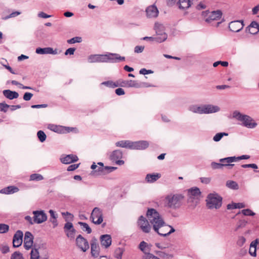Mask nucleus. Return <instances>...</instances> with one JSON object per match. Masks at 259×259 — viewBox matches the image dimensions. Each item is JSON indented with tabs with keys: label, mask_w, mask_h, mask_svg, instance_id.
I'll list each match as a JSON object with an SVG mask.
<instances>
[{
	"label": "nucleus",
	"mask_w": 259,
	"mask_h": 259,
	"mask_svg": "<svg viewBox=\"0 0 259 259\" xmlns=\"http://www.w3.org/2000/svg\"><path fill=\"white\" fill-rule=\"evenodd\" d=\"M184 196L182 194L170 193L164 199L166 207L172 209H177L181 207Z\"/></svg>",
	"instance_id": "nucleus-1"
},
{
	"label": "nucleus",
	"mask_w": 259,
	"mask_h": 259,
	"mask_svg": "<svg viewBox=\"0 0 259 259\" xmlns=\"http://www.w3.org/2000/svg\"><path fill=\"white\" fill-rule=\"evenodd\" d=\"M233 118L242 122V125L249 128H255L257 124L254 119L249 115L243 114L237 110L233 112Z\"/></svg>",
	"instance_id": "nucleus-2"
},
{
	"label": "nucleus",
	"mask_w": 259,
	"mask_h": 259,
	"mask_svg": "<svg viewBox=\"0 0 259 259\" xmlns=\"http://www.w3.org/2000/svg\"><path fill=\"white\" fill-rule=\"evenodd\" d=\"M146 216L149 222L153 225L154 230H157V227L164 223V221L161 216L154 208H148Z\"/></svg>",
	"instance_id": "nucleus-3"
},
{
	"label": "nucleus",
	"mask_w": 259,
	"mask_h": 259,
	"mask_svg": "<svg viewBox=\"0 0 259 259\" xmlns=\"http://www.w3.org/2000/svg\"><path fill=\"white\" fill-rule=\"evenodd\" d=\"M223 198L217 193L209 194L206 198V206L208 209H219L222 205Z\"/></svg>",
	"instance_id": "nucleus-4"
},
{
	"label": "nucleus",
	"mask_w": 259,
	"mask_h": 259,
	"mask_svg": "<svg viewBox=\"0 0 259 259\" xmlns=\"http://www.w3.org/2000/svg\"><path fill=\"white\" fill-rule=\"evenodd\" d=\"M118 87H128V88H148L150 87H153L148 83L145 82H139L137 80H123L122 79L118 80Z\"/></svg>",
	"instance_id": "nucleus-5"
},
{
	"label": "nucleus",
	"mask_w": 259,
	"mask_h": 259,
	"mask_svg": "<svg viewBox=\"0 0 259 259\" xmlns=\"http://www.w3.org/2000/svg\"><path fill=\"white\" fill-rule=\"evenodd\" d=\"M154 29L155 31L157 38L161 40V43L167 39V34L165 32V28L163 24L159 22L155 23Z\"/></svg>",
	"instance_id": "nucleus-6"
},
{
	"label": "nucleus",
	"mask_w": 259,
	"mask_h": 259,
	"mask_svg": "<svg viewBox=\"0 0 259 259\" xmlns=\"http://www.w3.org/2000/svg\"><path fill=\"white\" fill-rule=\"evenodd\" d=\"M91 219L95 224L99 225L103 221L102 210L99 207H95L91 213Z\"/></svg>",
	"instance_id": "nucleus-7"
},
{
	"label": "nucleus",
	"mask_w": 259,
	"mask_h": 259,
	"mask_svg": "<svg viewBox=\"0 0 259 259\" xmlns=\"http://www.w3.org/2000/svg\"><path fill=\"white\" fill-rule=\"evenodd\" d=\"M149 222L145 217L141 215L138 220V226L142 231L146 233H148L151 231V226L149 224Z\"/></svg>",
	"instance_id": "nucleus-8"
},
{
	"label": "nucleus",
	"mask_w": 259,
	"mask_h": 259,
	"mask_svg": "<svg viewBox=\"0 0 259 259\" xmlns=\"http://www.w3.org/2000/svg\"><path fill=\"white\" fill-rule=\"evenodd\" d=\"M76 246L82 251L85 252L89 249L90 246L88 241L81 235H79L76 238Z\"/></svg>",
	"instance_id": "nucleus-9"
},
{
	"label": "nucleus",
	"mask_w": 259,
	"mask_h": 259,
	"mask_svg": "<svg viewBox=\"0 0 259 259\" xmlns=\"http://www.w3.org/2000/svg\"><path fill=\"white\" fill-rule=\"evenodd\" d=\"M33 222L35 223L39 224L47 220V215L44 210H35L33 211Z\"/></svg>",
	"instance_id": "nucleus-10"
},
{
	"label": "nucleus",
	"mask_w": 259,
	"mask_h": 259,
	"mask_svg": "<svg viewBox=\"0 0 259 259\" xmlns=\"http://www.w3.org/2000/svg\"><path fill=\"white\" fill-rule=\"evenodd\" d=\"M244 27L243 20H236L231 22L229 24L230 31L238 32L241 30Z\"/></svg>",
	"instance_id": "nucleus-11"
},
{
	"label": "nucleus",
	"mask_w": 259,
	"mask_h": 259,
	"mask_svg": "<svg viewBox=\"0 0 259 259\" xmlns=\"http://www.w3.org/2000/svg\"><path fill=\"white\" fill-rule=\"evenodd\" d=\"M33 236L30 232H26L24 238V247L26 250L31 248L33 243Z\"/></svg>",
	"instance_id": "nucleus-12"
},
{
	"label": "nucleus",
	"mask_w": 259,
	"mask_h": 259,
	"mask_svg": "<svg viewBox=\"0 0 259 259\" xmlns=\"http://www.w3.org/2000/svg\"><path fill=\"white\" fill-rule=\"evenodd\" d=\"M149 145V142L147 141H132L131 149L143 150L148 148Z\"/></svg>",
	"instance_id": "nucleus-13"
},
{
	"label": "nucleus",
	"mask_w": 259,
	"mask_h": 259,
	"mask_svg": "<svg viewBox=\"0 0 259 259\" xmlns=\"http://www.w3.org/2000/svg\"><path fill=\"white\" fill-rule=\"evenodd\" d=\"M91 254L94 257H97L99 255L100 247L98 243V240L93 237L91 241Z\"/></svg>",
	"instance_id": "nucleus-14"
},
{
	"label": "nucleus",
	"mask_w": 259,
	"mask_h": 259,
	"mask_svg": "<svg viewBox=\"0 0 259 259\" xmlns=\"http://www.w3.org/2000/svg\"><path fill=\"white\" fill-rule=\"evenodd\" d=\"M23 232L20 230L16 231L13 236V245L14 247H18L22 243L23 241Z\"/></svg>",
	"instance_id": "nucleus-15"
},
{
	"label": "nucleus",
	"mask_w": 259,
	"mask_h": 259,
	"mask_svg": "<svg viewBox=\"0 0 259 259\" xmlns=\"http://www.w3.org/2000/svg\"><path fill=\"white\" fill-rule=\"evenodd\" d=\"M125 59L124 57L120 56L118 54L108 53V63H117L124 61Z\"/></svg>",
	"instance_id": "nucleus-16"
},
{
	"label": "nucleus",
	"mask_w": 259,
	"mask_h": 259,
	"mask_svg": "<svg viewBox=\"0 0 259 259\" xmlns=\"http://www.w3.org/2000/svg\"><path fill=\"white\" fill-rule=\"evenodd\" d=\"M147 17L149 18H156L159 14V11L157 7L152 5L148 7L146 9Z\"/></svg>",
	"instance_id": "nucleus-17"
},
{
	"label": "nucleus",
	"mask_w": 259,
	"mask_h": 259,
	"mask_svg": "<svg viewBox=\"0 0 259 259\" xmlns=\"http://www.w3.org/2000/svg\"><path fill=\"white\" fill-rule=\"evenodd\" d=\"M220 108L218 106L211 104L203 105V114H210L219 111Z\"/></svg>",
	"instance_id": "nucleus-18"
},
{
	"label": "nucleus",
	"mask_w": 259,
	"mask_h": 259,
	"mask_svg": "<svg viewBox=\"0 0 259 259\" xmlns=\"http://www.w3.org/2000/svg\"><path fill=\"white\" fill-rule=\"evenodd\" d=\"M100 242L103 247L107 248L111 244L112 239L111 236L108 234L101 235L100 237Z\"/></svg>",
	"instance_id": "nucleus-19"
},
{
	"label": "nucleus",
	"mask_w": 259,
	"mask_h": 259,
	"mask_svg": "<svg viewBox=\"0 0 259 259\" xmlns=\"http://www.w3.org/2000/svg\"><path fill=\"white\" fill-rule=\"evenodd\" d=\"M78 159L77 156L73 154L67 155L65 156L60 158L61 162L66 164L76 162L78 160Z\"/></svg>",
	"instance_id": "nucleus-20"
},
{
	"label": "nucleus",
	"mask_w": 259,
	"mask_h": 259,
	"mask_svg": "<svg viewBox=\"0 0 259 259\" xmlns=\"http://www.w3.org/2000/svg\"><path fill=\"white\" fill-rule=\"evenodd\" d=\"M222 15V13L220 10L212 11L210 13L208 18L205 19V21L208 23H210L212 21L217 20L221 18Z\"/></svg>",
	"instance_id": "nucleus-21"
},
{
	"label": "nucleus",
	"mask_w": 259,
	"mask_h": 259,
	"mask_svg": "<svg viewBox=\"0 0 259 259\" xmlns=\"http://www.w3.org/2000/svg\"><path fill=\"white\" fill-rule=\"evenodd\" d=\"M170 225H167L165 224V223L164 222V223L158 227H157V230H154L159 235L163 237H166L168 235L167 234L164 235L163 234H166L167 233L168 230L169 229Z\"/></svg>",
	"instance_id": "nucleus-22"
},
{
	"label": "nucleus",
	"mask_w": 259,
	"mask_h": 259,
	"mask_svg": "<svg viewBox=\"0 0 259 259\" xmlns=\"http://www.w3.org/2000/svg\"><path fill=\"white\" fill-rule=\"evenodd\" d=\"M35 52L38 54H57V50H54L53 48L50 47L47 48H37Z\"/></svg>",
	"instance_id": "nucleus-23"
},
{
	"label": "nucleus",
	"mask_w": 259,
	"mask_h": 259,
	"mask_svg": "<svg viewBox=\"0 0 259 259\" xmlns=\"http://www.w3.org/2000/svg\"><path fill=\"white\" fill-rule=\"evenodd\" d=\"M246 31L252 34H255L259 32V24L256 21H252L246 28Z\"/></svg>",
	"instance_id": "nucleus-24"
},
{
	"label": "nucleus",
	"mask_w": 259,
	"mask_h": 259,
	"mask_svg": "<svg viewBox=\"0 0 259 259\" xmlns=\"http://www.w3.org/2000/svg\"><path fill=\"white\" fill-rule=\"evenodd\" d=\"M4 96L9 100L17 99L19 97V94L16 91H13L10 90H5L3 91Z\"/></svg>",
	"instance_id": "nucleus-25"
},
{
	"label": "nucleus",
	"mask_w": 259,
	"mask_h": 259,
	"mask_svg": "<svg viewBox=\"0 0 259 259\" xmlns=\"http://www.w3.org/2000/svg\"><path fill=\"white\" fill-rule=\"evenodd\" d=\"M19 188L14 186H10L0 190V193L5 194H11L18 192Z\"/></svg>",
	"instance_id": "nucleus-26"
},
{
	"label": "nucleus",
	"mask_w": 259,
	"mask_h": 259,
	"mask_svg": "<svg viewBox=\"0 0 259 259\" xmlns=\"http://www.w3.org/2000/svg\"><path fill=\"white\" fill-rule=\"evenodd\" d=\"M161 177L158 173L148 174L146 175L145 180L147 183H152L156 181Z\"/></svg>",
	"instance_id": "nucleus-27"
},
{
	"label": "nucleus",
	"mask_w": 259,
	"mask_h": 259,
	"mask_svg": "<svg viewBox=\"0 0 259 259\" xmlns=\"http://www.w3.org/2000/svg\"><path fill=\"white\" fill-rule=\"evenodd\" d=\"M122 155L123 154L121 150H114L110 155V159L112 161H114L117 159H121Z\"/></svg>",
	"instance_id": "nucleus-28"
},
{
	"label": "nucleus",
	"mask_w": 259,
	"mask_h": 259,
	"mask_svg": "<svg viewBox=\"0 0 259 259\" xmlns=\"http://www.w3.org/2000/svg\"><path fill=\"white\" fill-rule=\"evenodd\" d=\"M179 8L180 9H187L189 8L192 4L191 0H179Z\"/></svg>",
	"instance_id": "nucleus-29"
},
{
	"label": "nucleus",
	"mask_w": 259,
	"mask_h": 259,
	"mask_svg": "<svg viewBox=\"0 0 259 259\" xmlns=\"http://www.w3.org/2000/svg\"><path fill=\"white\" fill-rule=\"evenodd\" d=\"M188 196L194 197L198 198L201 195L200 189L197 187H193L188 190Z\"/></svg>",
	"instance_id": "nucleus-30"
},
{
	"label": "nucleus",
	"mask_w": 259,
	"mask_h": 259,
	"mask_svg": "<svg viewBox=\"0 0 259 259\" xmlns=\"http://www.w3.org/2000/svg\"><path fill=\"white\" fill-rule=\"evenodd\" d=\"M117 147L132 149V141L129 140H122L115 143Z\"/></svg>",
	"instance_id": "nucleus-31"
},
{
	"label": "nucleus",
	"mask_w": 259,
	"mask_h": 259,
	"mask_svg": "<svg viewBox=\"0 0 259 259\" xmlns=\"http://www.w3.org/2000/svg\"><path fill=\"white\" fill-rule=\"evenodd\" d=\"M187 201L189 208L192 209H194L198 203V198L194 197L188 196Z\"/></svg>",
	"instance_id": "nucleus-32"
},
{
	"label": "nucleus",
	"mask_w": 259,
	"mask_h": 259,
	"mask_svg": "<svg viewBox=\"0 0 259 259\" xmlns=\"http://www.w3.org/2000/svg\"><path fill=\"white\" fill-rule=\"evenodd\" d=\"M188 110L193 113L202 114H203V105H192L189 107Z\"/></svg>",
	"instance_id": "nucleus-33"
},
{
	"label": "nucleus",
	"mask_w": 259,
	"mask_h": 259,
	"mask_svg": "<svg viewBox=\"0 0 259 259\" xmlns=\"http://www.w3.org/2000/svg\"><path fill=\"white\" fill-rule=\"evenodd\" d=\"M150 245L148 244L144 241L140 242L139 245V248L145 254L149 252L151 247Z\"/></svg>",
	"instance_id": "nucleus-34"
},
{
	"label": "nucleus",
	"mask_w": 259,
	"mask_h": 259,
	"mask_svg": "<svg viewBox=\"0 0 259 259\" xmlns=\"http://www.w3.org/2000/svg\"><path fill=\"white\" fill-rule=\"evenodd\" d=\"M239 161V159H238V157L236 156H231V157H228L224 158H221L219 159V161L220 162L222 163H232L234 162H236Z\"/></svg>",
	"instance_id": "nucleus-35"
},
{
	"label": "nucleus",
	"mask_w": 259,
	"mask_h": 259,
	"mask_svg": "<svg viewBox=\"0 0 259 259\" xmlns=\"http://www.w3.org/2000/svg\"><path fill=\"white\" fill-rule=\"evenodd\" d=\"M30 259H39V254L36 245L34 244L30 253Z\"/></svg>",
	"instance_id": "nucleus-36"
},
{
	"label": "nucleus",
	"mask_w": 259,
	"mask_h": 259,
	"mask_svg": "<svg viewBox=\"0 0 259 259\" xmlns=\"http://www.w3.org/2000/svg\"><path fill=\"white\" fill-rule=\"evenodd\" d=\"M63 126L56 125L52 124H50L48 126V128L50 130L58 133H62L63 132L62 130Z\"/></svg>",
	"instance_id": "nucleus-37"
},
{
	"label": "nucleus",
	"mask_w": 259,
	"mask_h": 259,
	"mask_svg": "<svg viewBox=\"0 0 259 259\" xmlns=\"http://www.w3.org/2000/svg\"><path fill=\"white\" fill-rule=\"evenodd\" d=\"M226 186L233 190H238L239 189L238 184L234 181H227L226 182Z\"/></svg>",
	"instance_id": "nucleus-38"
},
{
	"label": "nucleus",
	"mask_w": 259,
	"mask_h": 259,
	"mask_svg": "<svg viewBox=\"0 0 259 259\" xmlns=\"http://www.w3.org/2000/svg\"><path fill=\"white\" fill-rule=\"evenodd\" d=\"M101 85H104L106 87L111 88H115L116 87H118V80L116 82H113L111 80H108L106 81H104L101 83Z\"/></svg>",
	"instance_id": "nucleus-39"
},
{
	"label": "nucleus",
	"mask_w": 259,
	"mask_h": 259,
	"mask_svg": "<svg viewBox=\"0 0 259 259\" xmlns=\"http://www.w3.org/2000/svg\"><path fill=\"white\" fill-rule=\"evenodd\" d=\"M155 253L163 258L168 259L172 258L173 257V255L172 254L166 253L165 252L161 251H156Z\"/></svg>",
	"instance_id": "nucleus-40"
},
{
	"label": "nucleus",
	"mask_w": 259,
	"mask_h": 259,
	"mask_svg": "<svg viewBox=\"0 0 259 259\" xmlns=\"http://www.w3.org/2000/svg\"><path fill=\"white\" fill-rule=\"evenodd\" d=\"M78 224L81 227V229L83 231H86L88 234L91 233L92 229L87 223L79 222H78Z\"/></svg>",
	"instance_id": "nucleus-41"
},
{
	"label": "nucleus",
	"mask_w": 259,
	"mask_h": 259,
	"mask_svg": "<svg viewBox=\"0 0 259 259\" xmlns=\"http://www.w3.org/2000/svg\"><path fill=\"white\" fill-rule=\"evenodd\" d=\"M228 134L227 133H219L214 135L213 137V140L215 142L220 141L224 136H227Z\"/></svg>",
	"instance_id": "nucleus-42"
},
{
	"label": "nucleus",
	"mask_w": 259,
	"mask_h": 259,
	"mask_svg": "<svg viewBox=\"0 0 259 259\" xmlns=\"http://www.w3.org/2000/svg\"><path fill=\"white\" fill-rule=\"evenodd\" d=\"M44 179L43 176L38 174H33L30 175V181H39Z\"/></svg>",
	"instance_id": "nucleus-43"
},
{
	"label": "nucleus",
	"mask_w": 259,
	"mask_h": 259,
	"mask_svg": "<svg viewBox=\"0 0 259 259\" xmlns=\"http://www.w3.org/2000/svg\"><path fill=\"white\" fill-rule=\"evenodd\" d=\"M99 54L91 55L88 57V60L90 63H98Z\"/></svg>",
	"instance_id": "nucleus-44"
},
{
	"label": "nucleus",
	"mask_w": 259,
	"mask_h": 259,
	"mask_svg": "<svg viewBox=\"0 0 259 259\" xmlns=\"http://www.w3.org/2000/svg\"><path fill=\"white\" fill-rule=\"evenodd\" d=\"M211 168L213 169H222L224 166V163L220 162L218 163L215 162H212L210 164Z\"/></svg>",
	"instance_id": "nucleus-45"
},
{
	"label": "nucleus",
	"mask_w": 259,
	"mask_h": 259,
	"mask_svg": "<svg viewBox=\"0 0 259 259\" xmlns=\"http://www.w3.org/2000/svg\"><path fill=\"white\" fill-rule=\"evenodd\" d=\"M37 136L39 140L42 143L46 140V135L42 131H38L37 133Z\"/></svg>",
	"instance_id": "nucleus-46"
},
{
	"label": "nucleus",
	"mask_w": 259,
	"mask_h": 259,
	"mask_svg": "<svg viewBox=\"0 0 259 259\" xmlns=\"http://www.w3.org/2000/svg\"><path fill=\"white\" fill-rule=\"evenodd\" d=\"M123 249L122 248H117L115 249L114 252V256L115 257L118 259H121L122 255L123 254Z\"/></svg>",
	"instance_id": "nucleus-47"
},
{
	"label": "nucleus",
	"mask_w": 259,
	"mask_h": 259,
	"mask_svg": "<svg viewBox=\"0 0 259 259\" xmlns=\"http://www.w3.org/2000/svg\"><path fill=\"white\" fill-rule=\"evenodd\" d=\"M95 173H97L98 175H106V168L105 167L97 166L96 170L94 171Z\"/></svg>",
	"instance_id": "nucleus-48"
},
{
	"label": "nucleus",
	"mask_w": 259,
	"mask_h": 259,
	"mask_svg": "<svg viewBox=\"0 0 259 259\" xmlns=\"http://www.w3.org/2000/svg\"><path fill=\"white\" fill-rule=\"evenodd\" d=\"M82 41V38L79 36L74 37L70 39L67 40V42L69 44H74L76 42H81Z\"/></svg>",
	"instance_id": "nucleus-49"
},
{
	"label": "nucleus",
	"mask_w": 259,
	"mask_h": 259,
	"mask_svg": "<svg viewBox=\"0 0 259 259\" xmlns=\"http://www.w3.org/2000/svg\"><path fill=\"white\" fill-rule=\"evenodd\" d=\"M108 53L106 54H99L98 63H108Z\"/></svg>",
	"instance_id": "nucleus-50"
},
{
	"label": "nucleus",
	"mask_w": 259,
	"mask_h": 259,
	"mask_svg": "<svg viewBox=\"0 0 259 259\" xmlns=\"http://www.w3.org/2000/svg\"><path fill=\"white\" fill-rule=\"evenodd\" d=\"M11 259H24L22 254L19 251L14 252L11 255Z\"/></svg>",
	"instance_id": "nucleus-51"
},
{
	"label": "nucleus",
	"mask_w": 259,
	"mask_h": 259,
	"mask_svg": "<svg viewBox=\"0 0 259 259\" xmlns=\"http://www.w3.org/2000/svg\"><path fill=\"white\" fill-rule=\"evenodd\" d=\"M9 226L5 224H0V233H5L9 231Z\"/></svg>",
	"instance_id": "nucleus-52"
},
{
	"label": "nucleus",
	"mask_w": 259,
	"mask_h": 259,
	"mask_svg": "<svg viewBox=\"0 0 259 259\" xmlns=\"http://www.w3.org/2000/svg\"><path fill=\"white\" fill-rule=\"evenodd\" d=\"M143 40H150V41H155L158 43H161V40L159 38H157L156 36L155 37H149V36H145V37H144L143 38H142Z\"/></svg>",
	"instance_id": "nucleus-53"
},
{
	"label": "nucleus",
	"mask_w": 259,
	"mask_h": 259,
	"mask_svg": "<svg viewBox=\"0 0 259 259\" xmlns=\"http://www.w3.org/2000/svg\"><path fill=\"white\" fill-rule=\"evenodd\" d=\"M241 212L244 215L253 216L255 215V213L249 209H243Z\"/></svg>",
	"instance_id": "nucleus-54"
},
{
	"label": "nucleus",
	"mask_w": 259,
	"mask_h": 259,
	"mask_svg": "<svg viewBox=\"0 0 259 259\" xmlns=\"http://www.w3.org/2000/svg\"><path fill=\"white\" fill-rule=\"evenodd\" d=\"M143 259H160L157 256L153 255L150 252L147 253L145 254V255L143 256Z\"/></svg>",
	"instance_id": "nucleus-55"
},
{
	"label": "nucleus",
	"mask_w": 259,
	"mask_h": 259,
	"mask_svg": "<svg viewBox=\"0 0 259 259\" xmlns=\"http://www.w3.org/2000/svg\"><path fill=\"white\" fill-rule=\"evenodd\" d=\"M10 107V105L7 104L5 103H0V111L6 113L7 111V109Z\"/></svg>",
	"instance_id": "nucleus-56"
},
{
	"label": "nucleus",
	"mask_w": 259,
	"mask_h": 259,
	"mask_svg": "<svg viewBox=\"0 0 259 259\" xmlns=\"http://www.w3.org/2000/svg\"><path fill=\"white\" fill-rule=\"evenodd\" d=\"M246 241V239L243 236H239L237 241V244L239 246H242Z\"/></svg>",
	"instance_id": "nucleus-57"
},
{
	"label": "nucleus",
	"mask_w": 259,
	"mask_h": 259,
	"mask_svg": "<svg viewBox=\"0 0 259 259\" xmlns=\"http://www.w3.org/2000/svg\"><path fill=\"white\" fill-rule=\"evenodd\" d=\"M0 250L4 254L7 253L10 251L9 247L7 245H1L0 246Z\"/></svg>",
	"instance_id": "nucleus-58"
},
{
	"label": "nucleus",
	"mask_w": 259,
	"mask_h": 259,
	"mask_svg": "<svg viewBox=\"0 0 259 259\" xmlns=\"http://www.w3.org/2000/svg\"><path fill=\"white\" fill-rule=\"evenodd\" d=\"M32 96H33V94L32 93H29V92H26L24 93V94L23 95V100L26 101H28L30 100V99H31Z\"/></svg>",
	"instance_id": "nucleus-59"
},
{
	"label": "nucleus",
	"mask_w": 259,
	"mask_h": 259,
	"mask_svg": "<svg viewBox=\"0 0 259 259\" xmlns=\"http://www.w3.org/2000/svg\"><path fill=\"white\" fill-rule=\"evenodd\" d=\"M72 229L74 228L72 223L67 222L65 224L64 229L65 232H66L68 230H71Z\"/></svg>",
	"instance_id": "nucleus-60"
},
{
	"label": "nucleus",
	"mask_w": 259,
	"mask_h": 259,
	"mask_svg": "<svg viewBox=\"0 0 259 259\" xmlns=\"http://www.w3.org/2000/svg\"><path fill=\"white\" fill-rule=\"evenodd\" d=\"M144 47L142 46H137L135 47L134 52L136 53H141L144 50Z\"/></svg>",
	"instance_id": "nucleus-61"
},
{
	"label": "nucleus",
	"mask_w": 259,
	"mask_h": 259,
	"mask_svg": "<svg viewBox=\"0 0 259 259\" xmlns=\"http://www.w3.org/2000/svg\"><path fill=\"white\" fill-rule=\"evenodd\" d=\"M20 14H21V13L20 12L15 11V12H14L11 13L9 15L5 17L4 18V19L6 20V19H8L10 18L15 17H16L17 16L20 15Z\"/></svg>",
	"instance_id": "nucleus-62"
},
{
	"label": "nucleus",
	"mask_w": 259,
	"mask_h": 259,
	"mask_svg": "<svg viewBox=\"0 0 259 259\" xmlns=\"http://www.w3.org/2000/svg\"><path fill=\"white\" fill-rule=\"evenodd\" d=\"M76 50V49L74 48H70L68 49H67L66 50V51L65 52V53L64 54L65 55H73L74 53V52Z\"/></svg>",
	"instance_id": "nucleus-63"
},
{
	"label": "nucleus",
	"mask_w": 259,
	"mask_h": 259,
	"mask_svg": "<svg viewBox=\"0 0 259 259\" xmlns=\"http://www.w3.org/2000/svg\"><path fill=\"white\" fill-rule=\"evenodd\" d=\"M200 181L202 183L205 184H209L211 181V178H206V177H201L200 178Z\"/></svg>",
	"instance_id": "nucleus-64"
}]
</instances>
